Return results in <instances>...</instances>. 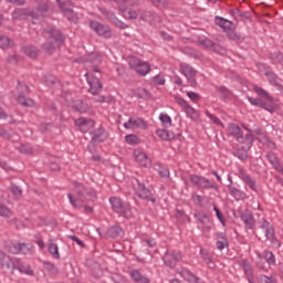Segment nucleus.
Returning <instances> with one entry per match:
<instances>
[{
    "mask_svg": "<svg viewBox=\"0 0 283 283\" xmlns=\"http://www.w3.org/2000/svg\"><path fill=\"white\" fill-rule=\"evenodd\" d=\"M0 48L1 50H8V48H14V42L6 35H0Z\"/></svg>",
    "mask_w": 283,
    "mask_h": 283,
    "instance_id": "obj_40",
    "label": "nucleus"
},
{
    "mask_svg": "<svg viewBox=\"0 0 283 283\" xmlns=\"http://www.w3.org/2000/svg\"><path fill=\"white\" fill-rule=\"evenodd\" d=\"M247 151H249V148L241 147L233 151V156L239 158V160H247L249 158V154Z\"/></svg>",
    "mask_w": 283,
    "mask_h": 283,
    "instance_id": "obj_41",
    "label": "nucleus"
},
{
    "mask_svg": "<svg viewBox=\"0 0 283 283\" xmlns=\"http://www.w3.org/2000/svg\"><path fill=\"white\" fill-rule=\"evenodd\" d=\"M240 218L242 222H244L247 229H253V227H255V219L253 218V214H251V212H241Z\"/></svg>",
    "mask_w": 283,
    "mask_h": 283,
    "instance_id": "obj_30",
    "label": "nucleus"
},
{
    "mask_svg": "<svg viewBox=\"0 0 283 283\" xmlns=\"http://www.w3.org/2000/svg\"><path fill=\"white\" fill-rule=\"evenodd\" d=\"M129 65L133 70L137 72V74H140V76H147L149 72H151V66L147 62H143L139 59H133L129 62Z\"/></svg>",
    "mask_w": 283,
    "mask_h": 283,
    "instance_id": "obj_15",
    "label": "nucleus"
},
{
    "mask_svg": "<svg viewBox=\"0 0 283 283\" xmlns=\"http://www.w3.org/2000/svg\"><path fill=\"white\" fill-rule=\"evenodd\" d=\"M90 28H92L97 36H102L103 39H112V29L109 25L91 20Z\"/></svg>",
    "mask_w": 283,
    "mask_h": 283,
    "instance_id": "obj_11",
    "label": "nucleus"
},
{
    "mask_svg": "<svg viewBox=\"0 0 283 283\" xmlns=\"http://www.w3.org/2000/svg\"><path fill=\"white\" fill-rule=\"evenodd\" d=\"M150 3L159 10H167L169 8V0H149Z\"/></svg>",
    "mask_w": 283,
    "mask_h": 283,
    "instance_id": "obj_45",
    "label": "nucleus"
},
{
    "mask_svg": "<svg viewBox=\"0 0 283 283\" xmlns=\"http://www.w3.org/2000/svg\"><path fill=\"white\" fill-rule=\"evenodd\" d=\"M130 277L136 283H149V279L140 274L138 270L130 271Z\"/></svg>",
    "mask_w": 283,
    "mask_h": 283,
    "instance_id": "obj_37",
    "label": "nucleus"
},
{
    "mask_svg": "<svg viewBox=\"0 0 283 283\" xmlns=\"http://www.w3.org/2000/svg\"><path fill=\"white\" fill-rule=\"evenodd\" d=\"M17 260V258H11L10 255L6 254V252L0 251V266L2 269H10L11 271H14Z\"/></svg>",
    "mask_w": 283,
    "mask_h": 283,
    "instance_id": "obj_20",
    "label": "nucleus"
},
{
    "mask_svg": "<svg viewBox=\"0 0 283 283\" xmlns=\"http://www.w3.org/2000/svg\"><path fill=\"white\" fill-rule=\"evenodd\" d=\"M240 266H242L244 274L248 277V282L249 283H253V265H251V263H249V261H247L245 259H241L239 261Z\"/></svg>",
    "mask_w": 283,
    "mask_h": 283,
    "instance_id": "obj_25",
    "label": "nucleus"
},
{
    "mask_svg": "<svg viewBox=\"0 0 283 283\" xmlns=\"http://www.w3.org/2000/svg\"><path fill=\"white\" fill-rule=\"evenodd\" d=\"M150 94L149 91L146 88H140L139 92L137 93L138 98H149Z\"/></svg>",
    "mask_w": 283,
    "mask_h": 283,
    "instance_id": "obj_63",
    "label": "nucleus"
},
{
    "mask_svg": "<svg viewBox=\"0 0 283 283\" xmlns=\"http://www.w3.org/2000/svg\"><path fill=\"white\" fill-rule=\"evenodd\" d=\"M57 3L62 12L69 13V21H72L73 23H76V21H78V15L72 10V8H74L72 0H57Z\"/></svg>",
    "mask_w": 283,
    "mask_h": 283,
    "instance_id": "obj_16",
    "label": "nucleus"
},
{
    "mask_svg": "<svg viewBox=\"0 0 283 283\" xmlns=\"http://www.w3.org/2000/svg\"><path fill=\"white\" fill-rule=\"evenodd\" d=\"M164 264L168 266V269H176V265L180 260H182V254L180 251H166L165 255L163 256Z\"/></svg>",
    "mask_w": 283,
    "mask_h": 283,
    "instance_id": "obj_12",
    "label": "nucleus"
},
{
    "mask_svg": "<svg viewBox=\"0 0 283 283\" xmlns=\"http://www.w3.org/2000/svg\"><path fill=\"white\" fill-rule=\"evenodd\" d=\"M229 193H230V196H232V198H234V200H247V198H248L247 192H244L233 186L229 187Z\"/></svg>",
    "mask_w": 283,
    "mask_h": 283,
    "instance_id": "obj_33",
    "label": "nucleus"
},
{
    "mask_svg": "<svg viewBox=\"0 0 283 283\" xmlns=\"http://www.w3.org/2000/svg\"><path fill=\"white\" fill-rule=\"evenodd\" d=\"M253 90L258 96H261V98H266L269 101L270 105H275V98H273L269 92L264 91V88L260 86H253Z\"/></svg>",
    "mask_w": 283,
    "mask_h": 283,
    "instance_id": "obj_32",
    "label": "nucleus"
},
{
    "mask_svg": "<svg viewBox=\"0 0 283 283\" xmlns=\"http://www.w3.org/2000/svg\"><path fill=\"white\" fill-rule=\"evenodd\" d=\"M106 235L107 238H112V239L120 238V235H123V228L118 226H113L107 229Z\"/></svg>",
    "mask_w": 283,
    "mask_h": 283,
    "instance_id": "obj_36",
    "label": "nucleus"
},
{
    "mask_svg": "<svg viewBox=\"0 0 283 283\" xmlns=\"http://www.w3.org/2000/svg\"><path fill=\"white\" fill-rule=\"evenodd\" d=\"M239 178H241V180H243V182H244V185H247V187H249L252 191L258 193V182L255 181V179H253V177H251V175L247 174V170L240 169Z\"/></svg>",
    "mask_w": 283,
    "mask_h": 283,
    "instance_id": "obj_19",
    "label": "nucleus"
},
{
    "mask_svg": "<svg viewBox=\"0 0 283 283\" xmlns=\"http://www.w3.org/2000/svg\"><path fill=\"white\" fill-rule=\"evenodd\" d=\"M28 245L25 243H11L9 247V253L17 255L19 253H28Z\"/></svg>",
    "mask_w": 283,
    "mask_h": 283,
    "instance_id": "obj_29",
    "label": "nucleus"
},
{
    "mask_svg": "<svg viewBox=\"0 0 283 283\" xmlns=\"http://www.w3.org/2000/svg\"><path fill=\"white\" fill-rule=\"evenodd\" d=\"M214 21H216V24L219 25V28H222V30H226L228 32L231 30H235V24H233V22L230 20L216 17Z\"/></svg>",
    "mask_w": 283,
    "mask_h": 283,
    "instance_id": "obj_28",
    "label": "nucleus"
},
{
    "mask_svg": "<svg viewBox=\"0 0 283 283\" xmlns=\"http://www.w3.org/2000/svg\"><path fill=\"white\" fill-rule=\"evenodd\" d=\"M122 12H124V17L126 18V19H138V18H140V10H138V11H135V10H125V11H122Z\"/></svg>",
    "mask_w": 283,
    "mask_h": 283,
    "instance_id": "obj_49",
    "label": "nucleus"
},
{
    "mask_svg": "<svg viewBox=\"0 0 283 283\" xmlns=\"http://www.w3.org/2000/svg\"><path fill=\"white\" fill-rule=\"evenodd\" d=\"M75 193L78 197L72 193L67 195L72 207H74L75 209H81V207H83L84 200H91L92 202L96 200V192L92 190V188H87L82 184H77L75 186Z\"/></svg>",
    "mask_w": 283,
    "mask_h": 283,
    "instance_id": "obj_3",
    "label": "nucleus"
},
{
    "mask_svg": "<svg viewBox=\"0 0 283 283\" xmlns=\"http://www.w3.org/2000/svg\"><path fill=\"white\" fill-rule=\"evenodd\" d=\"M159 120L163 123L164 127H171V117L167 113H161Z\"/></svg>",
    "mask_w": 283,
    "mask_h": 283,
    "instance_id": "obj_52",
    "label": "nucleus"
},
{
    "mask_svg": "<svg viewBox=\"0 0 283 283\" xmlns=\"http://www.w3.org/2000/svg\"><path fill=\"white\" fill-rule=\"evenodd\" d=\"M44 269H45V271H49V273H51V275H56V273H59V269H56V265H54L50 262L44 263Z\"/></svg>",
    "mask_w": 283,
    "mask_h": 283,
    "instance_id": "obj_55",
    "label": "nucleus"
},
{
    "mask_svg": "<svg viewBox=\"0 0 283 283\" xmlns=\"http://www.w3.org/2000/svg\"><path fill=\"white\" fill-rule=\"evenodd\" d=\"M212 52H216L217 54L224 55L227 54V49H224L222 45L214 42L211 49Z\"/></svg>",
    "mask_w": 283,
    "mask_h": 283,
    "instance_id": "obj_56",
    "label": "nucleus"
},
{
    "mask_svg": "<svg viewBox=\"0 0 283 283\" xmlns=\"http://www.w3.org/2000/svg\"><path fill=\"white\" fill-rule=\"evenodd\" d=\"M195 217L198 220V224H200V229H202V231H211V227H213V222H211V219L209 218V216H207V213L205 212H197L195 214Z\"/></svg>",
    "mask_w": 283,
    "mask_h": 283,
    "instance_id": "obj_18",
    "label": "nucleus"
},
{
    "mask_svg": "<svg viewBox=\"0 0 283 283\" xmlns=\"http://www.w3.org/2000/svg\"><path fill=\"white\" fill-rule=\"evenodd\" d=\"M75 125L82 129V132H90V129L94 128V120L87 119L85 117H80L75 120Z\"/></svg>",
    "mask_w": 283,
    "mask_h": 283,
    "instance_id": "obj_26",
    "label": "nucleus"
},
{
    "mask_svg": "<svg viewBox=\"0 0 283 283\" xmlns=\"http://www.w3.org/2000/svg\"><path fill=\"white\" fill-rule=\"evenodd\" d=\"M109 202L115 213H118L124 218L132 217V207L129 206V203L123 202V200L118 197H111Z\"/></svg>",
    "mask_w": 283,
    "mask_h": 283,
    "instance_id": "obj_7",
    "label": "nucleus"
},
{
    "mask_svg": "<svg viewBox=\"0 0 283 283\" xmlns=\"http://www.w3.org/2000/svg\"><path fill=\"white\" fill-rule=\"evenodd\" d=\"M227 36L231 41H237L238 43H242V41H244V36H242V34L235 32V29L228 31Z\"/></svg>",
    "mask_w": 283,
    "mask_h": 283,
    "instance_id": "obj_42",
    "label": "nucleus"
},
{
    "mask_svg": "<svg viewBox=\"0 0 283 283\" xmlns=\"http://www.w3.org/2000/svg\"><path fill=\"white\" fill-rule=\"evenodd\" d=\"M125 129H136V127H145V120L140 117H130L124 124Z\"/></svg>",
    "mask_w": 283,
    "mask_h": 283,
    "instance_id": "obj_27",
    "label": "nucleus"
},
{
    "mask_svg": "<svg viewBox=\"0 0 283 283\" xmlns=\"http://www.w3.org/2000/svg\"><path fill=\"white\" fill-rule=\"evenodd\" d=\"M113 24L115 25V28H118L119 30H126L127 24L120 20H118L117 18L113 19Z\"/></svg>",
    "mask_w": 283,
    "mask_h": 283,
    "instance_id": "obj_61",
    "label": "nucleus"
},
{
    "mask_svg": "<svg viewBox=\"0 0 283 283\" xmlns=\"http://www.w3.org/2000/svg\"><path fill=\"white\" fill-rule=\"evenodd\" d=\"M73 109L80 114H87L90 112V105L83 99H77L73 103Z\"/></svg>",
    "mask_w": 283,
    "mask_h": 283,
    "instance_id": "obj_31",
    "label": "nucleus"
},
{
    "mask_svg": "<svg viewBox=\"0 0 283 283\" xmlns=\"http://www.w3.org/2000/svg\"><path fill=\"white\" fill-rule=\"evenodd\" d=\"M220 240L217 241V249L219 251H222L226 247H229V240L227 239V235L224 233L219 234Z\"/></svg>",
    "mask_w": 283,
    "mask_h": 283,
    "instance_id": "obj_48",
    "label": "nucleus"
},
{
    "mask_svg": "<svg viewBox=\"0 0 283 283\" xmlns=\"http://www.w3.org/2000/svg\"><path fill=\"white\" fill-rule=\"evenodd\" d=\"M265 76H268L271 85H275V87L280 86V82L277 81V75L271 71L265 72Z\"/></svg>",
    "mask_w": 283,
    "mask_h": 283,
    "instance_id": "obj_50",
    "label": "nucleus"
},
{
    "mask_svg": "<svg viewBox=\"0 0 283 283\" xmlns=\"http://www.w3.org/2000/svg\"><path fill=\"white\" fill-rule=\"evenodd\" d=\"M231 17L235 19V21H244V19H251V13L247 11H240L239 9H233L230 12Z\"/></svg>",
    "mask_w": 283,
    "mask_h": 283,
    "instance_id": "obj_35",
    "label": "nucleus"
},
{
    "mask_svg": "<svg viewBox=\"0 0 283 283\" xmlns=\"http://www.w3.org/2000/svg\"><path fill=\"white\" fill-rule=\"evenodd\" d=\"M18 91L20 92L18 103L23 107H34V99L25 98V94H30V87L23 82H18Z\"/></svg>",
    "mask_w": 283,
    "mask_h": 283,
    "instance_id": "obj_10",
    "label": "nucleus"
},
{
    "mask_svg": "<svg viewBox=\"0 0 283 283\" xmlns=\"http://www.w3.org/2000/svg\"><path fill=\"white\" fill-rule=\"evenodd\" d=\"M14 269L17 271H20V273H24L25 275H34V271H32L30 265H25V264L21 263V261L19 259L15 261L13 271H14Z\"/></svg>",
    "mask_w": 283,
    "mask_h": 283,
    "instance_id": "obj_34",
    "label": "nucleus"
},
{
    "mask_svg": "<svg viewBox=\"0 0 283 283\" xmlns=\"http://www.w3.org/2000/svg\"><path fill=\"white\" fill-rule=\"evenodd\" d=\"M190 181L199 189H218V185H216V182L198 175H191Z\"/></svg>",
    "mask_w": 283,
    "mask_h": 283,
    "instance_id": "obj_14",
    "label": "nucleus"
},
{
    "mask_svg": "<svg viewBox=\"0 0 283 283\" xmlns=\"http://www.w3.org/2000/svg\"><path fill=\"white\" fill-rule=\"evenodd\" d=\"M24 53L27 56H30V59H36L39 56V49L33 45H29L24 48Z\"/></svg>",
    "mask_w": 283,
    "mask_h": 283,
    "instance_id": "obj_46",
    "label": "nucleus"
},
{
    "mask_svg": "<svg viewBox=\"0 0 283 283\" xmlns=\"http://www.w3.org/2000/svg\"><path fill=\"white\" fill-rule=\"evenodd\" d=\"M248 101L249 103H251V105H255V107H261L262 109L270 112V114H273V112H275V105L266 104V102L262 101L261 98L248 97Z\"/></svg>",
    "mask_w": 283,
    "mask_h": 283,
    "instance_id": "obj_23",
    "label": "nucleus"
},
{
    "mask_svg": "<svg viewBox=\"0 0 283 283\" xmlns=\"http://www.w3.org/2000/svg\"><path fill=\"white\" fill-rule=\"evenodd\" d=\"M0 218H12V211L6 205L0 203Z\"/></svg>",
    "mask_w": 283,
    "mask_h": 283,
    "instance_id": "obj_51",
    "label": "nucleus"
},
{
    "mask_svg": "<svg viewBox=\"0 0 283 283\" xmlns=\"http://www.w3.org/2000/svg\"><path fill=\"white\" fill-rule=\"evenodd\" d=\"M201 255L209 269H216V263L213 262V258L209 252L201 251Z\"/></svg>",
    "mask_w": 283,
    "mask_h": 283,
    "instance_id": "obj_47",
    "label": "nucleus"
},
{
    "mask_svg": "<svg viewBox=\"0 0 283 283\" xmlns=\"http://www.w3.org/2000/svg\"><path fill=\"white\" fill-rule=\"evenodd\" d=\"M245 132H249L244 136V132H242V128L238 126V124H229L228 125V132L230 136L234 137L238 143L247 144L248 149H251L253 146V143L255 140V137L253 134H251V129L244 127Z\"/></svg>",
    "mask_w": 283,
    "mask_h": 283,
    "instance_id": "obj_4",
    "label": "nucleus"
},
{
    "mask_svg": "<svg viewBox=\"0 0 283 283\" xmlns=\"http://www.w3.org/2000/svg\"><path fill=\"white\" fill-rule=\"evenodd\" d=\"M264 260L268 262V264H275V255L272 251H264Z\"/></svg>",
    "mask_w": 283,
    "mask_h": 283,
    "instance_id": "obj_54",
    "label": "nucleus"
},
{
    "mask_svg": "<svg viewBox=\"0 0 283 283\" xmlns=\"http://www.w3.org/2000/svg\"><path fill=\"white\" fill-rule=\"evenodd\" d=\"M260 140L263 145H265V147H269V149H277L275 142L271 140V137H269L266 134H261Z\"/></svg>",
    "mask_w": 283,
    "mask_h": 283,
    "instance_id": "obj_39",
    "label": "nucleus"
},
{
    "mask_svg": "<svg viewBox=\"0 0 283 283\" xmlns=\"http://www.w3.org/2000/svg\"><path fill=\"white\" fill-rule=\"evenodd\" d=\"M43 34L46 41L42 44V49L46 54H52L54 50L63 45L65 36L59 29L46 27L43 29Z\"/></svg>",
    "mask_w": 283,
    "mask_h": 283,
    "instance_id": "obj_2",
    "label": "nucleus"
},
{
    "mask_svg": "<svg viewBox=\"0 0 283 283\" xmlns=\"http://www.w3.org/2000/svg\"><path fill=\"white\" fill-rule=\"evenodd\" d=\"M101 61H103V59L101 57V54H98V53H90V54L76 60L77 63H84L85 65H93V72H94V67H96V65L101 64Z\"/></svg>",
    "mask_w": 283,
    "mask_h": 283,
    "instance_id": "obj_17",
    "label": "nucleus"
},
{
    "mask_svg": "<svg viewBox=\"0 0 283 283\" xmlns=\"http://www.w3.org/2000/svg\"><path fill=\"white\" fill-rule=\"evenodd\" d=\"M134 158L136 163L142 165V167H151V159H149L147 153L143 151L142 149L134 150Z\"/></svg>",
    "mask_w": 283,
    "mask_h": 283,
    "instance_id": "obj_21",
    "label": "nucleus"
},
{
    "mask_svg": "<svg viewBox=\"0 0 283 283\" xmlns=\"http://www.w3.org/2000/svg\"><path fill=\"white\" fill-rule=\"evenodd\" d=\"M44 84L51 87V85H54L56 83V77L54 75H46L43 77Z\"/></svg>",
    "mask_w": 283,
    "mask_h": 283,
    "instance_id": "obj_59",
    "label": "nucleus"
},
{
    "mask_svg": "<svg viewBox=\"0 0 283 283\" xmlns=\"http://www.w3.org/2000/svg\"><path fill=\"white\" fill-rule=\"evenodd\" d=\"M187 96L188 98H190V101H192V103H198V101H200V94L196 93V92H187Z\"/></svg>",
    "mask_w": 283,
    "mask_h": 283,
    "instance_id": "obj_60",
    "label": "nucleus"
},
{
    "mask_svg": "<svg viewBox=\"0 0 283 283\" xmlns=\"http://www.w3.org/2000/svg\"><path fill=\"white\" fill-rule=\"evenodd\" d=\"M155 14L151 11L139 10V19L146 21L147 23H151L154 21Z\"/></svg>",
    "mask_w": 283,
    "mask_h": 283,
    "instance_id": "obj_43",
    "label": "nucleus"
},
{
    "mask_svg": "<svg viewBox=\"0 0 283 283\" xmlns=\"http://www.w3.org/2000/svg\"><path fill=\"white\" fill-rule=\"evenodd\" d=\"M199 45H203L207 50H212L214 42L209 39L199 40Z\"/></svg>",
    "mask_w": 283,
    "mask_h": 283,
    "instance_id": "obj_57",
    "label": "nucleus"
},
{
    "mask_svg": "<svg viewBox=\"0 0 283 283\" xmlns=\"http://www.w3.org/2000/svg\"><path fill=\"white\" fill-rule=\"evenodd\" d=\"M277 281L273 276H261V283H276Z\"/></svg>",
    "mask_w": 283,
    "mask_h": 283,
    "instance_id": "obj_64",
    "label": "nucleus"
},
{
    "mask_svg": "<svg viewBox=\"0 0 283 283\" xmlns=\"http://www.w3.org/2000/svg\"><path fill=\"white\" fill-rule=\"evenodd\" d=\"M9 189L15 200H19L21 196H23V188H21V186L12 184Z\"/></svg>",
    "mask_w": 283,
    "mask_h": 283,
    "instance_id": "obj_44",
    "label": "nucleus"
},
{
    "mask_svg": "<svg viewBox=\"0 0 283 283\" xmlns=\"http://www.w3.org/2000/svg\"><path fill=\"white\" fill-rule=\"evenodd\" d=\"M157 136H159L161 140H174L176 138V135L167 129H157Z\"/></svg>",
    "mask_w": 283,
    "mask_h": 283,
    "instance_id": "obj_38",
    "label": "nucleus"
},
{
    "mask_svg": "<svg viewBox=\"0 0 283 283\" xmlns=\"http://www.w3.org/2000/svg\"><path fill=\"white\" fill-rule=\"evenodd\" d=\"M48 249L51 255L55 258V260H59V258H61V254H59V245H56V243L49 244Z\"/></svg>",
    "mask_w": 283,
    "mask_h": 283,
    "instance_id": "obj_53",
    "label": "nucleus"
},
{
    "mask_svg": "<svg viewBox=\"0 0 283 283\" xmlns=\"http://www.w3.org/2000/svg\"><path fill=\"white\" fill-rule=\"evenodd\" d=\"M175 103H177V105L181 107L182 112H185V114L188 116V118H191V120H198V118H200V114L198 113V111L189 105V103H187L185 98L176 95Z\"/></svg>",
    "mask_w": 283,
    "mask_h": 283,
    "instance_id": "obj_9",
    "label": "nucleus"
},
{
    "mask_svg": "<svg viewBox=\"0 0 283 283\" xmlns=\"http://www.w3.org/2000/svg\"><path fill=\"white\" fill-rule=\"evenodd\" d=\"M259 235V240H263L264 242H266V240H270V242L273 243L280 242L275 239V230L273 229V226L264 219L260 221Z\"/></svg>",
    "mask_w": 283,
    "mask_h": 283,
    "instance_id": "obj_8",
    "label": "nucleus"
},
{
    "mask_svg": "<svg viewBox=\"0 0 283 283\" xmlns=\"http://www.w3.org/2000/svg\"><path fill=\"white\" fill-rule=\"evenodd\" d=\"M133 187L135 188V193L142 200H147V202H156V197H154V193L147 186H145V182L140 181L138 178L133 179Z\"/></svg>",
    "mask_w": 283,
    "mask_h": 283,
    "instance_id": "obj_6",
    "label": "nucleus"
},
{
    "mask_svg": "<svg viewBox=\"0 0 283 283\" xmlns=\"http://www.w3.org/2000/svg\"><path fill=\"white\" fill-rule=\"evenodd\" d=\"M114 8L119 12H125L129 6H140V0H111Z\"/></svg>",
    "mask_w": 283,
    "mask_h": 283,
    "instance_id": "obj_22",
    "label": "nucleus"
},
{
    "mask_svg": "<svg viewBox=\"0 0 283 283\" xmlns=\"http://www.w3.org/2000/svg\"><path fill=\"white\" fill-rule=\"evenodd\" d=\"M125 140L128 145H138V136L136 135H127Z\"/></svg>",
    "mask_w": 283,
    "mask_h": 283,
    "instance_id": "obj_58",
    "label": "nucleus"
},
{
    "mask_svg": "<svg viewBox=\"0 0 283 283\" xmlns=\"http://www.w3.org/2000/svg\"><path fill=\"white\" fill-rule=\"evenodd\" d=\"M87 83L90 85L88 92L96 96L103 92V83H101V70L94 67V72H88L85 74Z\"/></svg>",
    "mask_w": 283,
    "mask_h": 283,
    "instance_id": "obj_5",
    "label": "nucleus"
},
{
    "mask_svg": "<svg viewBox=\"0 0 283 283\" xmlns=\"http://www.w3.org/2000/svg\"><path fill=\"white\" fill-rule=\"evenodd\" d=\"M91 134H92L91 145H94V143H104V140H107V133L103 127H98L97 129H94Z\"/></svg>",
    "mask_w": 283,
    "mask_h": 283,
    "instance_id": "obj_24",
    "label": "nucleus"
},
{
    "mask_svg": "<svg viewBox=\"0 0 283 283\" xmlns=\"http://www.w3.org/2000/svg\"><path fill=\"white\" fill-rule=\"evenodd\" d=\"M48 10H50V7L48 6V2L42 1L38 4L35 9H15L12 12V19L13 21H25V19H31L32 23H41L43 19H45V14H48Z\"/></svg>",
    "mask_w": 283,
    "mask_h": 283,
    "instance_id": "obj_1",
    "label": "nucleus"
},
{
    "mask_svg": "<svg viewBox=\"0 0 283 283\" xmlns=\"http://www.w3.org/2000/svg\"><path fill=\"white\" fill-rule=\"evenodd\" d=\"M180 70L184 76H186L190 87H196V85H198V82L196 81V75L198 74V71H196L191 65L187 63H181Z\"/></svg>",
    "mask_w": 283,
    "mask_h": 283,
    "instance_id": "obj_13",
    "label": "nucleus"
},
{
    "mask_svg": "<svg viewBox=\"0 0 283 283\" xmlns=\"http://www.w3.org/2000/svg\"><path fill=\"white\" fill-rule=\"evenodd\" d=\"M177 218H180L182 222H190L189 216H187L182 210L177 211Z\"/></svg>",
    "mask_w": 283,
    "mask_h": 283,
    "instance_id": "obj_62",
    "label": "nucleus"
}]
</instances>
